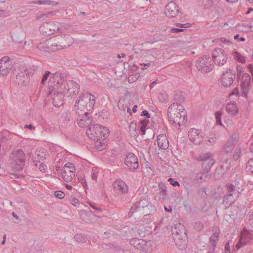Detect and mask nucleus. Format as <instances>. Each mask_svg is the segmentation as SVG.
Wrapping results in <instances>:
<instances>
[{"instance_id": "nucleus-1", "label": "nucleus", "mask_w": 253, "mask_h": 253, "mask_svg": "<svg viewBox=\"0 0 253 253\" xmlns=\"http://www.w3.org/2000/svg\"><path fill=\"white\" fill-rule=\"evenodd\" d=\"M96 98L94 95L88 93L80 95L76 99L74 107L78 115L88 114L93 108Z\"/></svg>"}, {"instance_id": "nucleus-2", "label": "nucleus", "mask_w": 253, "mask_h": 253, "mask_svg": "<svg viewBox=\"0 0 253 253\" xmlns=\"http://www.w3.org/2000/svg\"><path fill=\"white\" fill-rule=\"evenodd\" d=\"M86 133L90 139L95 141V146L98 151L105 148L106 141L104 142L105 140H103L102 142L99 141L100 136L106 137L108 135L109 130L108 127L99 124L91 125L87 129Z\"/></svg>"}, {"instance_id": "nucleus-3", "label": "nucleus", "mask_w": 253, "mask_h": 253, "mask_svg": "<svg viewBox=\"0 0 253 253\" xmlns=\"http://www.w3.org/2000/svg\"><path fill=\"white\" fill-rule=\"evenodd\" d=\"M168 116L170 123L178 128L181 123H185L187 121L184 108L178 103H173L169 107Z\"/></svg>"}, {"instance_id": "nucleus-4", "label": "nucleus", "mask_w": 253, "mask_h": 253, "mask_svg": "<svg viewBox=\"0 0 253 253\" xmlns=\"http://www.w3.org/2000/svg\"><path fill=\"white\" fill-rule=\"evenodd\" d=\"M62 41H63V37L61 35L46 40L44 42H40L38 45V48L41 50L55 51L67 48L72 43V42L70 41L64 44Z\"/></svg>"}, {"instance_id": "nucleus-5", "label": "nucleus", "mask_w": 253, "mask_h": 253, "mask_svg": "<svg viewBox=\"0 0 253 253\" xmlns=\"http://www.w3.org/2000/svg\"><path fill=\"white\" fill-rule=\"evenodd\" d=\"M155 211V207L149 200L144 198L136 202L131 207L128 215L132 216L133 213L137 212L141 214L149 215Z\"/></svg>"}, {"instance_id": "nucleus-6", "label": "nucleus", "mask_w": 253, "mask_h": 253, "mask_svg": "<svg viewBox=\"0 0 253 253\" xmlns=\"http://www.w3.org/2000/svg\"><path fill=\"white\" fill-rule=\"evenodd\" d=\"M9 168L15 171L22 170L25 165V154L20 149L14 150L9 156Z\"/></svg>"}, {"instance_id": "nucleus-7", "label": "nucleus", "mask_w": 253, "mask_h": 253, "mask_svg": "<svg viewBox=\"0 0 253 253\" xmlns=\"http://www.w3.org/2000/svg\"><path fill=\"white\" fill-rule=\"evenodd\" d=\"M237 77L240 79L241 90L245 96H247L249 90L251 78L247 73H244L243 68L241 65L237 67Z\"/></svg>"}, {"instance_id": "nucleus-8", "label": "nucleus", "mask_w": 253, "mask_h": 253, "mask_svg": "<svg viewBox=\"0 0 253 253\" xmlns=\"http://www.w3.org/2000/svg\"><path fill=\"white\" fill-rule=\"evenodd\" d=\"M60 91L63 92L64 95L73 98L79 93L80 85L74 81L70 80L66 83Z\"/></svg>"}, {"instance_id": "nucleus-9", "label": "nucleus", "mask_w": 253, "mask_h": 253, "mask_svg": "<svg viewBox=\"0 0 253 253\" xmlns=\"http://www.w3.org/2000/svg\"><path fill=\"white\" fill-rule=\"evenodd\" d=\"M66 74L60 72H56L49 79V85L53 89H62V84L66 77Z\"/></svg>"}, {"instance_id": "nucleus-10", "label": "nucleus", "mask_w": 253, "mask_h": 253, "mask_svg": "<svg viewBox=\"0 0 253 253\" xmlns=\"http://www.w3.org/2000/svg\"><path fill=\"white\" fill-rule=\"evenodd\" d=\"M198 159L202 161V167L204 171H209L215 163L213 154L209 152L201 154Z\"/></svg>"}, {"instance_id": "nucleus-11", "label": "nucleus", "mask_w": 253, "mask_h": 253, "mask_svg": "<svg viewBox=\"0 0 253 253\" xmlns=\"http://www.w3.org/2000/svg\"><path fill=\"white\" fill-rule=\"evenodd\" d=\"M252 240H253V230L243 229L241 233L239 242L235 246L236 249H239Z\"/></svg>"}, {"instance_id": "nucleus-12", "label": "nucleus", "mask_w": 253, "mask_h": 253, "mask_svg": "<svg viewBox=\"0 0 253 253\" xmlns=\"http://www.w3.org/2000/svg\"><path fill=\"white\" fill-rule=\"evenodd\" d=\"M235 78V73L234 71L227 70L222 73L220 79V83L224 87H229L233 84Z\"/></svg>"}, {"instance_id": "nucleus-13", "label": "nucleus", "mask_w": 253, "mask_h": 253, "mask_svg": "<svg viewBox=\"0 0 253 253\" xmlns=\"http://www.w3.org/2000/svg\"><path fill=\"white\" fill-rule=\"evenodd\" d=\"M125 164L132 171H135L139 167L137 156L133 153H128L125 158Z\"/></svg>"}, {"instance_id": "nucleus-14", "label": "nucleus", "mask_w": 253, "mask_h": 253, "mask_svg": "<svg viewBox=\"0 0 253 253\" xmlns=\"http://www.w3.org/2000/svg\"><path fill=\"white\" fill-rule=\"evenodd\" d=\"M188 133L190 141L195 144H200L203 139L204 133L200 129L191 128Z\"/></svg>"}, {"instance_id": "nucleus-15", "label": "nucleus", "mask_w": 253, "mask_h": 253, "mask_svg": "<svg viewBox=\"0 0 253 253\" xmlns=\"http://www.w3.org/2000/svg\"><path fill=\"white\" fill-rule=\"evenodd\" d=\"M179 8L178 5L173 1L169 2L165 7V13L169 17H175L178 14Z\"/></svg>"}, {"instance_id": "nucleus-16", "label": "nucleus", "mask_w": 253, "mask_h": 253, "mask_svg": "<svg viewBox=\"0 0 253 253\" xmlns=\"http://www.w3.org/2000/svg\"><path fill=\"white\" fill-rule=\"evenodd\" d=\"M55 90L50 89L49 93L51 94H53L52 100L54 106L58 107L63 104V95L64 94L62 91L61 92L60 91V89H57L56 91Z\"/></svg>"}, {"instance_id": "nucleus-17", "label": "nucleus", "mask_w": 253, "mask_h": 253, "mask_svg": "<svg viewBox=\"0 0 253 253\" xmlns=\"http://www.w3.org/2000/svg\"><path fill=\"white\" fill-rule=\"evenodd\" d=\"M239 136L237 134L230 135L227 142L223 146V150L226 153H230L238 141Z\"/></svg>"}, {"instance_id": "nucleus-18", "label": "nucleus", "mask_w": 253, "mask_h": 253, "mask_svg": "<svg viewBox=\"0 0 253 253\" xmlns=\"http://www.w3.org/2000/svg\"><path fill=\"white\" fill-rule=\"evenodd\" d=\"M43 27L48 30V31H45V33L48 35L58 33L59 31H61V29H60V23L57 22L47 23L43 25Z\"/></svg>"}, {"instance_id": "nucleus-19", "label": "nucleus", "mask_w": 253, "mask_h": 253, "mask_svg": "<svg viewBox=\"0 0 253 253\" xmlns=\"http://www.w3.org/2000/svg\"><path fill=\"white\" fill-rule=\"evenodd\" d=\"M227 113L231 117H235L239 113V107L237 103L234 101L228 102L225 106Z\"/></svg>"}, {"instance_id": "nucleus-20", "label": "nucleus", "mask_w": 253, "mask_h": 253, "mask_svg": "<svg viewBox=\"0 0 253 253\" xmlns=\"http://www.w3.org/2000/svg\"><path fill=\"white\" fill-rule=\"evenodd\" d=\"M115 190L119 193H126L127 192V186L125 182L121 179H117L113 183Z\"/></svg>"}, {"instance_id": "nucleus-21", "label": "nucleus", "mask_w": 253, "mask_h": 253, "mask_svg": "<svg viewBox=\"0 0 253 253\" xmlns=\"http://www.w3.org/2000/svg\"><path fill=\"white\" fill-rule=\"evenodd\" d=\"M157 144L160 148L166 150L169 146V142L166 135L160 134L157 137Z\"/></svg>"}, {"instance_id": "nucleus-22", "label": "nucleus", "mask_w": 253, "mask_h": 253, "mask_svg": "<svg viewBox=\"0 0 253 253\" xmlns=\"http://www.w3.org/2000/svg\"><path fill=\"white\" fill-rule=\"evenodd\" d=\"M208 171L200 172L196 174L192 183L193 184H200L206 181L208 177Z\"/></svg>"}, {"instance_id": "nucleus-23", "label": "nucleus", "mask_w": 253, "mask_h": 253, "mask_svg": "<svg viewBox=\"0 0 253 253\" xmlns=\"http://www.w3.org/2000/svg\"><path fill=\"white\" fill-rule=\"evenodd\" d=\"M219 229L216 227L213 228V233L209 240L210 245L212 247H216V243L219 239Z\"/></svg>"}, {"instance_id": "nucleus-24", "label": "nucleus", "mask_w": 253, "mask_h": 253, "mask_svg": "<svg viewBox=\"0 0 253 253\" xmlns=\"http://www.w3.org/2000/svg\"><path fill=\"white\" fill-rule=\"evenodd\" d=\"M130 244L138 249H142L146 246V240L141 239L132 238L129 241Z\"/></svg>"}, {"instance_id": "nucleus-25", "label": "nucleus", "mask_w": 253, "mask_h": 253, "mask_svg": "<svg viewBox=\"0 0 253 253\" xmlns=\"http://www.w3.org/2000/svg\"><path fill=\"white\" fill-rule=\"evenodd\" d=\"M228 193L231 194L234 197H238L243 191L242 188L237 187L233 184H228L226 185Z\"/></svg>"}, {"instance_id": "nucleus-26", "label": "nucleus", "mask_w": 253, "mask_h": 253, "mask_svg": "<svg viewBox=\"0 0 253 253\" xmlns=\"http://www.w3.org/2000/svg\"><path fill=\"white\" fill-rule=\"evenodd\" d=\"M182 226L181 224L177 222L172 224L171 232L172 234L175 236V240L180 239V234L183 233V231L180 228H182Z\"/></svg>"}, {"instance_id": "nucleus-27", "label": "nucleus", "mask_w": 253, "mask_h": 253, "mask_svg": "<svg viewBox=\"0 0 253 253\" xmlns=\"http://www.w3.org/2000/svg\"><path fill=\"white\" fill-rule=\"evenodd\" d=\"M197 69L203 74H207L211 71L213 69V64H196Z\"/></svg>"}, {"instance_id": "nucleus-28", "label": "nucleus", "mask_w": 253, "mask_h": 253, "mask_svg": "<svg viewBox=\"0 0 253 253\" xmlns=\"http://www.w3.org/2000/svg\"><path fill=\"white\" fill-rule=\"evenodd\" d=\"M130 135L133 136H136L139 134V126L135 121L131 122L129 126L128 130Z\"/></svg>"}, {"instance_id": "nucleus-29", "label": "nucleus", "mask_w": 253, "mask_h": 253, "mask_svg": "<svg viewBox=\"0 0 253 253\" xmlns=\"http://www.w3.org/2000/svg\"><path fill=\"white\" fill-rule=\"evenodd\" d=\"M62 177L66 182H70L75 176V171L61 169Z\"/></svg>"}, {"instance_id": "nucleus-30", "label": "nucleus", "mask_w": 253, "mask_h": 253, "mask_svg": "<svg viewBox=\"0 0 253 253\" xmlns=\"http://www.w3.org/2000/svg\"><path fill=\"white\" fill-rule=\"evenodd\" d=\"M88 114L84 115H78V123L79 126L81 127H84L90 123V120L88 117Z\"/></svg>"}, {"instance_id": "nucleus-31", "label": "nucleus", "mask_w": 253, "mask_h": 253, "mask_svg": "<svg viewBox=\"0 0 253 253\" xmlns=\"http://www.w3.org/2000/svg\"><path fill=\"white\" fill-rule=\"evenodd\" d=\"M237 198V197H234V195L228 193L223 198V204L225 207H228L234 203Z\"/></svg>"}, {"instance_id": "nucleus-32", "label": "nucleus", "mask_w": 253, "mask_h": 253, "mask_svg": "<svg viewBox=\"0 0 253 253\" xmlns=\"http://www.w3.org/2000/svg\"><path fill=\"white\" fill-rule=\"evenodd\" d=\"M11 68V64H0V76L6 75Z\"/></svg>"}, {"instance_id": "nucleus-33", "label": "nucleus", "mask_w": 253, "mask_h": 253, "mask_svg": "<svg viewBox=\"0 0 253 253\" xmlns=\"http://www.w3.org/2000/svg\"><path fill=\"white\" fill-rule=\"evenodd\" d=\"M216 138L215 134L210 133L206 137L205 139V142L208 146H211L213 145L216 142Z\"/></svg>"}, {"instance_id": "nucleus-34", "label": "nucleus", "mask_w": 253, "mask_h": 253, "mask_svg": "<svg viewBox=\"0 0 253 253\" xmlns=\"http://www.w3.org/2000/svg\"><path fill=\"white\" fill-rule=\"evenodd\" d=\"M128 66V68L129 70L131 71H134L136 73L138 71H140L141 70H143L145 69L144 67L148 66L149 64H139L140 66L143 65V67H139L137 64H126Z\"/></svg>"}, {"instance_id": "nucleus-35", "label": "nucleus", "mask_w": 253, "mask_h": 253, "mask_svg": "<svg viewBox=\"0 0 253 253\" xmlns=\"http://www.w3.org/2000/svg\"><path fill=\"white\" fill-rule=\"evenodd\" d=\"M60 29H61V31H59V33H61L62 34H67L70 33V26L67 24L60 23Z\"/></svg>"}, {"instance_id": "nucleus-36", "label": "nucleus", "mask_w": 253, "mask_h": 253, "mask_svg": "<svg viewBox=\"0 0 253 253\" xmlns=\"http://www.w3.org/2000/svg\"><path fill=\"white\" fill-rule=\"evenodd\" d=\"M219 55H220L218 56L217 58L213 60V62L217 63H226L227 61V57L224 51H223V53H220Z\"/></svg>"}, {"instance_id": "nucleus-37", "label": "nucleus", "mask_w": 253, "mask_h": 253, "mask_svg": "<svg viewBox=\"0 0 253 253\" xmlns=\"http://www.w3.org/2000/svg\"><path fill=\"white\" fill-rule=\"evenodd\" d=\"M32 3L38 4H45L49 5H54L56 4V2L55 1L50 0H38L33 1Z\"/></svg>"}, {"instance_id": "nucleus-38", "label": "nucleus", "mask_w": 253, "mask_h": 253, "mask_svg": "<svg viewBox=\"0 0 253 253\" xmlns=\"http://www.w3.org/2000/svg\"><path fill=\"white\" fill-rule=\"evenodd\" d=\"M141 72L138 71L134 74L130 75L128 78V82L130 84L134 83L139 78Z\"/></svg>"}, {"instance_id": "nucleus-39", "label": "nucleus", "mask_w": 253, "mask_h": 253, "mask_svg": "<svg viewBox=\"0 0 253 253\" xmlns=\"http://www.w3.org/2000/svg\"><path fill=\"white\" fill-rule=\"evenodd\" d=\"M233 58L237 60V61L241 63H245L246 61L245 57L238 52H233Z\"/></svg>"}, {"instance_id": "nucleus-40", "label": "nucleus", "mask_w": 253, "mask_h": 253, "mask_svg": "<svg viewBox=\"0 0 253 253\" xmlns=\"http://www.w3.org/2000/svg\"><path fill=\"white\" fill-rule=\"evenodd\" d=\"M222 113L221 111H217L215 114L216 124L220 126H223L221 121Z\"/></svg>"}, {"instance_id": "nucleus-41", "label": "nucleus", "mask_w": 253, "mask_h": 253, "mask_svg": "<svg viewBox=\"0 0 253 253\" xmlns=\"http://www.w3.org/2000/svg\"><path fill=\"white\" fill-rule=\"evenodd\" d=\"M246 171L248 173L253 174V158L248 162L246 165Z\"/></svg>"}, {"instance_id": "nucleus-42", "label": "nucleus", "mask_w": 253, "mask_h": 253, "mask_svg": "<svg viewBox=\"0 0 253 253\" xmlns=\"http://www.w3.org/2000/svg\"><path fill=\"white\" fill-rule=\"evenodd\" d=\"M148 122V121L146 120H142L138 124L139 127L140 128V130L142 132L143 134H144L145 133V128L147 125Z\"/></svg>"}, {"instance_id": "nucleus-43", "label": "nucleus", "mask_w": 253, "mask_h": 253, "mask_svg": "<svg viewBox=\"0 0 253 253\" xmlns=\"http://www.w3.org/2000/svg\"><path fill=\"white\" fill-rule=\"evenodd\" d=\"M117 58L118 59L116 60V62L118 63L123 62L124 63H126L127 62L126 60L125 59L126 58V55L124 53L118 54L117 55Z\"/></svg>"}, {"instance_id": "nucleus-44", "label": "nucleus", "mask_w": 253, "mask_h": 253, "mask_svg": "<svg viewBox=\"0 0 253 253\" xmlns=\"http://www.w3.org/2000/svg\"><path fill=\"white\" fill-rule=\"evenodd\" d=\"M223 50L220 48H217L214 49L212 52L213 60L215 59L218 56H219L220 53H223Z\"/></svg>"}, {"instance_id": "nucleus-45", "label": "nucleus", "mask_w": 253, "mask_h": 253, "mask_svg": "<svg viewBox=\"0 0 253 253\" xmlns=\"http://www.w3.org/2000/svg\"><path fill=\"white\" fill-rule=\"evenodd\" d=\"M62 170L67 169L69 170H71V171H75V168L74 165L71 163H68L65 164V165L63 167V168L61 169Z\"/></svg>"}, {"instance_id": "nucleus-46", "label": "nucleus", "mask_w": 253, "mask_h": 253, "mask_svg": "<svg viewBox=\"0 0 253 253\" xmlns=\"http://www.w3.org/2000/svg\"><path fill=\"white\" fill-rule=\"evenodd\" d=\"M199 3L206 8H207L212 5V0H199Z\"/></svg>"}, {"instance_id": "nucleus-47", "label": "nucleus", "mask_w": 253, "mask_h": 253, "mask_svg": "<svg viewBox=\"0 0 253 253\" xmlns=\"http://www.w3.org/2000/svg\"><path fill=\"white\" fill-rule=\"evenodd\" d=\"M13 57H10L8 56H4L0 59V63H6L7 62H14Z\"/></svg>"}, {"instance_id": "nucleus-48", "label": "nucleus", "mask_w": 253, "mask_h": 253, "mask_svg": "<svg viewBox=\"0 0 253 253\" xmlns=\"http://www.w3.org/2000/svg\"><path fill=\"white\" fill-rule=\"evenodd\" d=\"M194 228L198 231H201L204 228V224L201 221H197L195 223Z\"/></svg>"}, {"instance_id": "nucleus-49", "label": "nucleus", "mask_w": 253, "mask_h": 253, "mask_svg": "<svg viewBox=\"0 0 253 253\" xmlns=\"http://www.w3.org/2000/svg\"><path fill=\"white\" fill-rule=\"evenodd\" d=\"M241 149H236L233 153V158L235 160H237L241 155Z\"/></svg>"}, {"instance_id": "nucleus-50", "label": "nucleus", "mask_w": 253, "mask_h": 253, "mask_svg": "<svg viewBox=\"0 0 253 253\" xmlns=\"http://www.w3.org/2000/svg\"><path fill=\"white\" fill-rule=\"evenodd\" d=\"M158 98L159 100L161 101H166L168 98V95L165 93H160L158 96Z\"/></svg>"}, {"instance_id": "nucleus-51", "label": "nucleus", "mask_w": 253, "mask_h": 253, "mask_svg": "<svg viewBox=\"0 0 253 253\" xmlns=\"http://www.w3.org/2000/svg\"><path fill=\"white\" fill-rule=\"evenodd\" d=\"M54 195L56 197L60 199L64 198L65 196L64 193L61 191H55L54 192Z\"/></svg>"}, {"instance_id": "nucleus-52", "label": "nucleus", "mask_w": 253, "mask_h": 253, "mask_svg": "<svg viewBox=\"0 0 253 253\" xmlns=\"http://www.w3.org/2000/svg\"><path fill=\"white\" fill-rule=\"evenodd\" d=\"M54 15V12L53 11L47 12H46L45 13H44L43 14H41L40 15L38 16L37 19H42V18L44 19V17H46L48 15Z\"/></svg>"}, {"instance_id": "nucleus-53", "label": "nucleus", "mask_w": 253, "mask_h": 253, "mask_svg": "<svg viewBox=\"0 0 253 253\" xmlns=\"http://www.w3.org/2000/svg\"><path fill=\"white\" fill-rule=\"evenodd\" d=\"M224 122L226 124L227 126L228 127L231 126L234 124L232 119L229 118H225L224 120Z\"/></svg>"}, {"instance_id": "nucleus-54", "label": "nucleus", "mask_w": 253, "mask_h": 253, "mask_svg": "<svg viewBox=\"0 0 253 253\" xmlns=\"http://www.w3.org/2000/svg\"><path fill=\"white\" fill-rule=\"evenodd\" d=\"M50 74V72L49 71H46L45 73V74L43 75V76L42 78L41 83L42 85L44 84L45 82L46 81L49 75Z\"/></svg>"}, {"instance_id": "nucleus-55", "label": "nucleus", "mask_w": 253, "mask_h": 253, "mask_svg": "<svg viewBox=\"0 0 253 253\" xmlns=\"http://www.w3.org/2000/svg\"><path fill=\"white\" fill-rule=\"evenodd\" d=\"M98 170L97 169H92L91 178L93 180H96L97 177Z\"/></svg>"}, {"instance_id": "nucleus-56", "label": "nucleus", "mask_w": 253, "mask_h": 253, "mask_svg": "<svg viewBox=\"0 0 253 253\" xmlns=\"http://www.w3.org/2000/svg\"><path fill=\"white\" fill-rule=\"evenodd\" d=\"M168 181L170 182V183L174 186H179V182L177 181H176V180H174L173 178H169V179H168Z\"/></svg>"}, {"instance_id": "nucleus-57", "label": "nucleus", "mask_w": 253, "mask_h": 253, "mask_svg": "<svg viewBox=\"0 0 253 253\" xmlns=\"http://www.w3.org/2000/svg\"><path fill=\"white\" fill-rule=\"evenodd\" d=\"M219 40L222 43H226L227 45L230 44L231 43V42L229 41V40L226 38H220Z\"/></svg>"}, {"instance_id": "nucleus-58", "label": "nucleus", "mask_w": 253, "mask_h": 253, "mask_svg": "<svg viewBox=\"0 0 253 253\" xmlns=\"http://www.w3.org/2000/svg\"><path fill=\"white\" fill-rule=\"evenodd\" d=\"M159 188L161 190V192L162 193L163 195H165L167 191L166 187L165 185L163 184H159Z\"/></svg>"}, {"instance_id": "nucleus-59", "label": "nucleus", "mask_w": 253, "mask_h": 253, "mask_svg": "<svg viewBox=\"0 0 253 253\" xmlns=\"http://www.w3.org/2000/svg\"><path fill=\"white\" fill-rule=\"evenodd\" d=\"M239 93V89L237 87L235 88L232 91V92L230 94V96H232L233 95H235L237 96Z\"/></svg>"}, {"instance_id": "nucleus-60", "label": "nucleus", "mask_w": 253, "mask_h": 253, "mask_svg": "<svg viewBox=\"0 0 253 253\" xmlns=\"http://www.w3.org/2000/svg\"><path fill=\"white\" fill-rule=\"evenodd\" d=\"M71 203L73 205L77 207H79L80 205L79 201L78 199L76 198H73V199H72Z\"/></svg>"}, {"instance_id": "nucleus-61", "label": "nucleus", "mask_w": 253, "mask_h": 253, "mask_svg": "<svg viewBox=\"0 0 253 253\" xmlns=\"http://www.w3.org/2000/svg\"><path fill=\"white\" fill-rule=\"evenodd\" d=\"M249 222L250 225L253 228V212L249 215Z\"/></svg>"}, {"instance_id": "nucleus-62", "label": "nucleus", "mask_w": 253, "mask_h": 253, "mask_svg": "<svg viewBox=\"0 0 253 253\" xmlns=\"http://www.w3.org/2000/svg\"><path fill=\"white\" fill-rule=\"evenodd\" d=\"M183 30L181 28H173L171 29V32L172 33H179L182 32Z\"/></svg>"}, {"instance_id": "nucleus-63", "label": "nucleus", "mask_w": 253, "mask_h": 253, "mask_svg": "<svg viewBox=\"0 0 253 253\" xmlns=\"http://www.w3.org/2000/svg\"><path fill=\"white\" fill-rule=\"evenodd\" d=\"M40 170L42 172H44L46 169V166L43 164H41L39 166Z\"/></svg>"}, {"instance_id": "nucleus-64", "label": "nucleus", "mask_w": 253, "mask_h": 253, "mask_svg": "<svg viewBox=\"0 0 253 253\" xmlns=\"http://www.w3.org/2000/svg\"><path fill=\"white\" fill-rule=\"evenodd\" d=\"M141 115L142 116H146L147 118H150V115L147 110H144L142 112Z\"/></svg>"}]
</instances>
